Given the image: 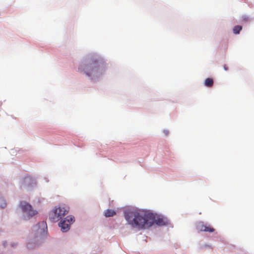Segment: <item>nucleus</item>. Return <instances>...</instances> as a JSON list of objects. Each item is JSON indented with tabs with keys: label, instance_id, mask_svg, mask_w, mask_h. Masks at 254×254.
I'll return each mask as SVG.
<instances>
[{
	"label": "nucleus",
	"instance_id": "6e6552de",
	"mask_svg": "<svg viewBox=\"0 0 254 254\" xmlns=\"http://www.w3.org/2000/svg\"><path fill=\"white\" fill-rule=\"evenodd\" d=\"M213 80L211 78H207L205 80L204 84L206 86L211 87L213 85Z\"/></svg>",
	"mask_w": 254,
	"mask_h": 254
},
{
	"label": "nucleus",
	"instance_id": "423d86ee",
	"mask_svg": "<svg viewBox=\"0 0 254 254\" xmlns=\"http://www.w3.org/2000/svg\"><path fill=\"white\" fill-rule=\"evenodd\" d=\"M35 184V180L30 176H26L21 182V186L24 188L32 187Z\"/></svg>",
	"mask_w": 254,
	"mask_h": 254
},
{
	"label": "nucleus",
	"instance_id": "7ed1b4c3",
	"mask_svg": "<svg viewBox=\"0 0 254 254\" xmlns=\"http://www.w3.org/2000/svg\"><path fill=\"white\" fill-rule=\"evenodd\" d=\"M98 68V62L97 61H91L87 64L81 65L79 69L83 71L86 75L90 76L97 72Z\"/></svg>",
	"mask_w": 254,
	"mask_h": 254
},
{
	"label": "nucleus",
	"instance_id": "0eeeda50",
	"mask_svg": "<svg viewBox=\"0 0 254 254\" xmlns=\"http://www.w3.org/2000/svg\"><path fill=\"white\" fill-rule=\"evenodd\" d=\"M197 229L200 231L213 232L215 229L209 225L205 224L203 222H200L197 225Z\"/></svg>",
	"mask_w": 254,
	"mask_h": 254
},
{
	"label": "nucleus",
	"instance_id": "f257e3e1",
	"mask_svg": "<svg viewBox=\"0 0 254 254\" xmlns=\"http://www.w3.org/2000/svg\"><path fill=\"white\" fill-rule=\"evenodd\" d=\"M125 218L128 224L138 230L148 229L154 223L159 226L165 225L163 218L156 217L152 213H146L139 210H129L125 212Z\"/></svg>",
	"mask_w": 254,
	"mask_h": 254
},
{
	"label": "nucleus",
	"instance_id": "39448f33",
	"mask_svg": "<svg viewBox=\"0 0 254 254\" xmlns=\"http://www.w3.org/2000/svg\"><path fill=\"white\" fill-rule=\"evenodd\" d=\"M74 221V217L72 216H67L65 219L61 221L59 224L63 232H67L70 228V225Z\"/></svg>",
	"mask_w": 254,
	"mask_h": 254
},
{
	"label": "nucleus",
	"instance_id": "20e7f679",
	"mask_svg": "<svg viewBox=\"0 0 254 254\" xmlns=\"http://www.w3.org/2000/svg\"><path fill=\"white\" fill-rule=\"evenodd\" d=\"M19 206L23 212L28 215V218L32 217L37 213V211L34 210L32 206L25 201H21Z\"/></svg>",
	"mask_w": 254,
	"mask_h": 254
},
{
	"label": "nucleus",
	"instance_id": "f03ea898",
	"mask_svg": "<svg viewBox=\"0 0 254 254\" xmlns=\"http://www.w3.org/2000/svg\"><path fill=\"white\" fill-rule=\"evenodd\" d=\"M68 207L64 206L55 207L49 214V219L52 222H57L68 212Z\"/></svg>",
	"mask_w": 254,
	"mask_h": 254
},
{
	"label": "nucleus",
	"instance_id": "9b49d317",
	"mask_svg": "<svg viewBox=\"0 0 254 254\" xmlns=\"http://www.w3.org/2000/svg\"><path fill=\"white\" fill-rule=\"evenodd\" d=\"M39 225L40 226L42 227L43 229H44L45 228H47V224H46V223L45 221L41 222V223H40L39 224Z\"/></svg>",
	"mask_w": 254,
	"mask_h": 254
},
{
	"label": "nucleus",
	"instance_id": "f8f14e48",
	"mask_svg": "<svg viewBox=\"0 0 254 254\" xmlns=\"http://www.w3.org/2000/svg\"><path fill=\"white\" fill-rule=\"evenodd\" d=\"M223 67L225 71H227L228 70V67L227 66V65L226 64H224L223 65Z\"/></svg>",
	"mask_w": 254,
	"mask_h": 254
},
{
	"label": "nucleus",
	"instance_id": "1a4fd4ad",
	"mask_svg": "<svg viewBox=\"0 0 254 254\" xmlns=\"http://www.w3.org/2000/svg\"><path fill=\"white\" fill-rule=\"evenodd\" d=\"M116 214V212L112 209H107L105 211L104 215L106 217L113 216Z\"/></svg>",
	"mask_w": 254,
	"mask_h": 254
},
{
	"label": "nucleus",
	"instance_id": "9d476101",
	"mask_svg": "<svg viewBox=\"0 0 254 254\" xmlns=\"http://www.w3.org/2000/svg\"><path fill=\"white\" fill-rule=\"evenodd\" d=\"M242 29L241 26L237 25L234 27L233 33L235 34H239L240 31Z\"/></svg>",
	"mask_w": 254,
	"mask_h": 254
}]
</instances>
